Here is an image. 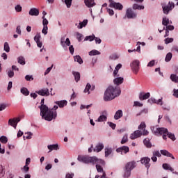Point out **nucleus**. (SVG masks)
<instances>
[{"mask_svg": "<svg viewBox=\"0 0 178 178\" xmlns=\"http://www.w3.org/2000/svg\"><path fill=\"white\" fill-rule=\"evenodd\" d=\"M170 79L172 80V81H173L174 83H178V76L176 74H172L170 75Z\"/></svg>", "mask_w": 178, "mask_h": 178, "instance_id": "obj_38", "label": "nucleus"}, {"mask_svg": "<svg viewBox=\"0 0 178 178\" xmlns=\"http://www.w3.org/2000/svg\"><path fill=\"white\" fill-rule=\"evenodd\" d=\"M44 102L45 99H42L40 106H39V108L40 109V116H42V119L51 122L53 119H56L58 113L54 110H49L48 106L44 104Z\"/></svg>", "mask_w": 178, "mask_h": 178, "instance_id": "obj_1", "label": "nucleus"}, {"mask_svg": "<svg viewBox=\"0 0 178 178\" xmlns=\"http://www.w3.org/2000/svg\"><path fill=\"white\" fill-rule=\"evenodd\" d=\"M103 149H104V144L102 143H99L93 149V151L94 152H101V151Z\"/></svg>", "mask_w": 178, "mask_h": 178, "instance_id": "obj_20", "label": "nucleus"}, {"mask_svg": "<svg viewBox=\"0 0 178 178\" xmlns=\"http://www.w3.org/2000/svg\"><path fill=\"white\" fill-rule=\"evenodd\" d=\"M89 55L90 56H94L95 55H101V52H99L98 50H92L89 52Z\"/></svg>", "mask_w": 178, "mask_h": 178, "instance_id": "obj_36", "label": "nucleus"}, {"mask_svg": "<svg viewBox=\"0 0 178 178\" xmlns=\"http://www.w3.org/2000/svg\"><path fill=\"white\" fill-rule=\"evenodd\" d=\"M36 94H38V95H41L42 97H48L49 95V89H41L36 91Z\"/></svg>", "mask_w": 178, "mask_h": 178, "instance_id": "obj_12", "label": "nucleus"}, {"mask_svg": "<svg viewBox=\"0 0 178 178\" xmlns=\"http://www.w3.org/2000/svg\"><path fill=\"white\" fill-rule=\"evenodd\" d=\"M106 111L103 112V115H100L98 118V122H106Z\"/></svg>", "mask_w": 178, "mask_h": 178, "instance_id": "obj_29", "label": "nucleus"}, {"mask_svg": "<svg viewBox=\"0 0 178 178\" xmlns=\"http://www.w3.org/2000/svg\"><path fill=\"white\" fill-rule=\"evenodd\" d=\"M163 26H168L169 24V19L164 17L162 21Z\"/></svg>", "mask_w": 178, "mask_h": 178, "instance_id": "obj_50", "label": "nucleus"}, {"mask_svg": "<svg viewBox=\"0 0 178 178\" xmlns=\"http://www.w3.org/2000/svg\"><path fill=\"white\" fill-rule=\"evenodd\" d=\"M131 67L132 69V72H134L135 74H137V73H138V70H140V61H138V60H134L131 64Z\"/></svg>", "mask_w": 178, "mask_h": 178, "instance_id": "obj_7", "label": "nucleus"}, {"mask_svg": "<svg viewBox=\"0 0 178 178\" xmlns=\"http://www.w3.org/2000/svg\"><path fill=\"white\" fill-rule=\"evenodd\" d=\"M108 124L110 126V127H111V129H113V130H115V129H116V124H115L113 122H108Z\"/></svg>", "mask_w": 178, "mask_h": 178, "instance_id": "obj_60", "label": "nucleus"}, {"mask_svg": "<svg viewBox=\"0 0 178 178\" xmlns=\"http://www.w3.org/2000/svg\"><path fill=\"white\" fill-rule=\"evenodd\" d=\"M78 161L83 163H92V165H95L97 159L95 157H90L88 156H78Z\"/></svg>", "mask_w": 178, "mask_h": 178, "instance_id": "obj_4", "label": "nucleus"}, {"mask_svg": "<svg viewBox=\"0 0 178 178\" xmlns=\"http://www.w3.org/2000/svg\"><path fill=\"white\" fill-rule=\"evenodd\" d=\"M40 38H41V35H40V33H37L34 37V41H35L38 48H41L42 47V42L40 41Z\"/></svg>", "mask_w": 178, "mask_h": 178, "instance_id": "obj_17", "label": "nucleus"}, {"mask_svg": "<svg viewBox=\"0 0 178 178\" xmlns=\"http://www.w3.org/2000/svg\"><path fill=\"white\" fill-rule=\"evenodd\" d=\"M149 97H151V94L149 92H147V93H140L139 95V99L140 101H144L145 99H148V98H149Z\"/></svg>", "mask_w": 178, "mask_h": 178, "instance_id": "obj_18", "label": "nucleus"}, {"mask_svg": "<svg viewBox=\"0 0 178 178\" xmlns=\"http://www.w3.org/2000/svg\"><path fill=\"white\" fill-rule=\"evenodd\" d=\"M29 14L30 16H38L40 15V10L38 8H33L30 9Z\"/></svg>", "mask_w": 178, "mask_h": 178, "instance_id": "obj_19", "label": "nucleus"}, {"mask_svg": "<svg viewBox=\"0 0 178 178\" xmlns=\"http://www.w3.org/2000/svg\"><path fill=\"white\" fill-rule=\"evenodd\" d=\"M73 0H65V3L67 6V8H70L72 6V1Z\"/></svg>", "mask_w": 178, "mask_h": 178, "instance_id": "obj_54", "label": "nucleus"}, {"mask_svg": "<svg viewBox=\"0 0 178 178\" xmlns=\"http://www.w3.org/2000/svg\"><path fill=\"white\" fill-rule=\"evenodd\" d=\"M95 40V35L93 34L92 35L86 36L84 41H94Z\"/></svg>", "mask_w": 178, "mask_h": 178, "instance_id": "obj_37", "label": "nucleus"}, {"mask_svg": "<svg viewBox=\"0 0 178 178\" xmlns=\"http://www.w3.org/2000/svg\"><path fill=\"white\" fill-rule=\"evenodd\" d=\"M173 41L172 38H168L164 40L165 44H170Z\"/></svg>", "mask_w": 178, "mask_h": 178, "instance_id": "obj_57", "label": "nucleus"}, {"mask_svg": "<svg viewBox=\"0 0 178 178\" xmlns=\"http://www.w3.org/2000/svg\"><path fill=\"white\" fill-rule=\"evenodd\" d=\"M133 9L134 10H143L144 9V6H140L137 3L133 5Z\"/></svg>", "mask_w": 178, "mask_h": 178, "instance_id": "obj_32", "label": "nucleus"}, {"mask_svg": "<svg viewBox=\"0 0 178 178\" xmlns=\"http://www.w3.org/2000/svg\"><path fill=\"white\" fill-rule=\"evenodd\" d=\"M55 104H56V105H58L59 108H64L65 106H66V105H67V101L66 100L57 101L55 102Z\"/></svg>", "mask_w": 178, "mask_h": 178, "instance_id": "obj_25", "label": "nucleus"}, {"mask_svg": "<svg viewBox=\"0 0 178 178\" xmlns=\"http://www.w3.org/2000/svg\"><path fill=\"white\" fill-rule=\"evenodd\" d=\"M124 80L123 77H117L113 80V83L116 86H120V84H123Z\"/></svg>", "mask_w": 178, "mask_h": 178, "instance_id": "obj_24", "label": "nucleus"}, {"mask_svg": "<svg viewBox=\"0 0 178 178\" xmlns=\"http://www.w3.org/2000/svg\"><path fill=\"white\" fill-rule=\"evenodd\" d=\"M143 136V131L140 130H136L130 136L131 140H136V138H138Z\"/></svg>", "mask_w": 178, "mask_h": 178, "instance_id": "obj_15", "label": "nucleus"}, {"mask_svg": "<svg viewBox=\"0 0 178 178\" xmlns=\"http://www.w3.org/2000/svg\"><path fill=\"white\" fill-rule=\"evenodd\" d=\"M173 97H175V98H178V89H174L173 90Z\"/></svg>", "mask_w": 178, "mask_h": 178, "instance_id": "obj_61", "label": "nucleus"}, {"mask_svg": "<svg viewBox=\"0 0 178 178\" xmlns=\"http://www.w3.org/2000/svg\"><path fill=\"white\" fill-rule=\"evenodd\" d=\"M121 92L120 88L118 86H108L104 92V99L106 102L112 101V99H115L116 97H119Z\"/></svg>", "mask_w": 178, "mask_h": 178, "instance_id": "obj_2", "label": "nucleus"}, {"mask_svg": "<svg viewBox=\"0 0 178 178\" xmlns=\"http://www.w3.org/2000/svg\"><path fill=\"white\" fill-rule=\"evenodd\" d=\"M168 129L166 128H156L154 131L156 136H163L164 140H167Z\"/></svg>", "mask_w": 178, "mask_h": 178, "instance_id": "obj_5", "label": "nucleus"}, {"mask_svg": "<svg viewBox=\"0 0 178 178\" xmlns=\"http://www.w3.org/2000/svg\"><path fill=\"white\" fill-rule=\"evenodd\" d=\"M165 30H167L168 31H169V30L170 31L175 30V26H173V25H168V26L167 25Z\"/></svg>", "mask_w": 178, "mask_h": 178, "instance_id": "obj_64", "label": "nucleus"}, {"mask_svg": "<svg viewBox=\"0 0 178 178\" xmlns=\"http://www.w3.org/2000/svg\"><path fill=\"white\" fill-rule=\"evenodd\" d=\"M21 93L23 94V95H25V97H27V95H30V91H29V89H27L26 88H21Z\"/></svg>", "mask_w": 178, "mask_h": 178, "instance_id": "obj_31", "label": "nucleus"}, {"mask_svg": "<svg viewBox=\"0 0 178 178\" xmlns=\"http://www.w3.org/2000/svg\"><path fill=\"white\" fill-rule=\"evenodd\" d=\"M128 141L129 138L127 137V134H125L121 140V144H126V143H127Z\"/></svg>", "mask_w": 178, "mask_h": 178, "instance_id": "obj_42", "label": "nucleus"}, {"mask_svg": "<svg viewBox=\"0 0 178 178\" xmlns=\"http://www.w3.org/2000/svg\"><path fill=\"white\" fill-rule=\"evenodd\" d=\"M143 113H148V109L144 108L143 110L140 111L138 114H136V116H141Z\"/></svg>", "mask_w": 178, "mask_h": 178, "instance_id": "obj_51", "label": "nucleus"}, {"mask_svg": "<svg viewBox=\"0 0 178 178\" xmlns=\"http://www.w3.org/2000/svg\"><path fill=\"white\" fill-rule=\"evenodd\" d=\"M151 159L149 157H143L140 159V163L142 165H144V166L147 169V172L149 170V168H151Z\"/></svg>", "mask_w": 178, "mask_h": 178, "instance_id": "obj_6", "label": "nucleus"}, {"mask_svg": "<svg viewBox=\"0 0 178 178\" xmlns=\"http://www.w3.org/2000/svg\"><path fill=\"white\" fill-rule=\"evenodd\" d=\"M126 16L128 19H136L137 13H134L131 8H128L126 12Z\"/></svg>", "mask_w": 178, "mask_h": 178, "instance_id": "obj_9", "label": "nucleus"}, {"mask_svg": "<svg viewBox=\"0 0 178 178\" xmlns=\"http://www.w3.org/2000/svg\"><path fill=\"white\" fill-rule=\"evenodd\" d=\"M143 143L145 144V147H147V148H151V147H152V145L151 144L149 138L144 139Z\"/></svg>", "mask_w": 178, "mask_h": 178, "instance_id": "obj_30", "label": "nucleus"}, {"mask_svg": "<svg viewBox=\"0 0 178 178\" xmlns=\"http://www.w3.org/2000/svg\"><path fill=\"white\" fill-rule=\"evenodd\" d=\"M172 56H173V55L172 54V53L170 52V53L167 54L165 58V62H170Z\"/></svg>", "mask_w": 178, "mask_h": 178, "instance_id": "obj_40", "label": "nucleus"}, {"mask_svg": "<svg viewBox=\"0 0 178 178\" xmlns=\"http://www.w3.org/2000/svg\"><path fill=\"white\" fill-rule=\"evenodd\" d=\"M76 38L78 41L80 42L81 40H83V35L79 32L76 33Z\"/></svg>", "mask_w": 178, "mask_h": 178, "instance_id": "obj_55", "label": "nucleus"}, {"mask_svg": "<svg viewBox=\"0 0 178 178\" xmlns=\"http://www.w3.org/2000/svg\"><path fill=\"white\" fill-rule=\"evenodd\" d=\"M15 9L16 12H22V6L18 4L15 7Z\"/></svg>", "mask_w": 178, "mask_h": 178, "instance_id": "obj_59", "label": "nucleus"}, {"mask_svg": "<svg viewBox=\"0 0 178 178\" xmlns=\"http://www.w3.org/2000/svg\"><path fill=\"white\" fill-rule=\"evenodd\" d=\"M163 168L165 170H170V172H172L174 175H177L178 176V172H175V169H173V168H172V166H170L168 163H163Z\"/></svg>", "mask_w": 178, "mask_h": 178, "instance_id": "obj_16", "label": "nucleus"}, {"mask_svg": "<svg viewBox=\"0 0 178 178\" xmlns=\"http://www.w3.org/2000/svg\"><path fill=\"white\" fill-rule=\"evenodd\" d=\"M167 136H168V138H170V140H172V141H175V140H176L175 134L169 133V131H168Z\"/></svg>", "mask_w": 178, "mask_h": 178, "instance_id": "obj_47", "label": "nucleus"}, {"mask_svg": "<svg viewBox=\"0 0 178 178\" xmlns=\"http://www.w3.org/2000/svg\"><path fill=\"white\" fill-rule=\"evenodd\" d=\"M91 88V85L90 83H87L83 92H88L90 94V89Z\"/></svg>", "mask_w": 178, "mask_h": 178, "instance_id": "obj_49", "label": "nucleus"}, {"mask_svg": "<svg viewBox=\"0 0 178 178\" xmlns=\"http://www.w3.org/2000/svg\"><path fill=\"white\" fill-rule=\"evenodd\" d=\"M96 169L99 173H103L104 172V168L99 164L96 165Z\"/></svg>", "mask_w": 178, "mask_h": 178, "instance_id": "obj_46", "label": "nucleus"}, {"mask_svg": "<svg viewBox=\"0 0 178 178\" xmlns=\"http://www.w3.org/2000/svg\"><path fill=\"white\" fill-rule=\"evenodd\" d=\"M96 161L95 163H97V165H98V163H99L100 165H105V161L102 159H98L97 157H95Z\"/></svg>", "mask_w": 178, "mask_h": 178, "instance_id": "obj_48", "label": "nucleus"}, {"mask_svg": "<svg viewBox=\"0 0 178 178\" xmlns=\"http://www.w3.org/2000/svg\"><path fill=\"white\" fill-rule=\"evenodd\" d=\"M149 104H157L158 105H163L162 103V99H159V100H156L152 97L148 99Z\"/></svg>", "mask_w": 178, "mask_h": 178, "instance_id": "obj_22", "label": "nucleus"}, {"mask_svg": "<svg viewBox=\"0 0 178 178\" xmlns=\"http://www.w3.org/2000/svg\"><path fill=\"white\" fill-rule=\"evenodd\" d=\"M130 151V149L127 146H122L116 149L117 152H121V155H124V154H127Z\"/></svg>", "mask_w": 178, "mask_h": 178, "instance_id": "obj_14", "label": "nucleus"}, {"mask_svg": "<svg viewBox=\"0 0 178 178\" xmlns=\"http://www.w3.org/2000/svg\"><path fill=\"white\" fill-rule=\"evenodd\" d=\"M72 74L74 77V80L76 83H79L80 81V72H76V71H72Z\"/></svg>", "mask_w": 178, "mask_h": 178, "instance_id": "obj_27", "label": "nucleus"}, {"mask_svg": "<svg viewBox=\"0 0 178 178\" xmlns=\"http://www.w3.org/2000/svg\"><path fill=\"white\" fill-rule=\"evenodd\" d=\"M87 23H88V20L84 19L82 22L79 23L78 29H83V27H86L87 26Z\"/></svg>", "mask_w": 178, "mask_h": 178, "instance_id": "obj_35", "label": "nucleus"}, {"mask_svg": "<svg viewBox=\"0 0 178 178\" xmlns=\"http://www.w3.org/2000/svg\"><path fill=\"white\" fill-rule=\"evenodd\" d=\"M5 109H6V104H0V112L2 111H5Z\"/></svg>", "mask_w": 178, "mask_h": 178, "instance_id": "obj_63", "label": "nucleus"}, {"mask_svg": "<svg viewBox=\"0 0 178 178\" xmlns=\"http://www.w3.org/2000/svg\"><path fill=\"white\" fill-rule=\"evenodd\" d=\"M8 77H10V78L13 77V76H15V72H13V70H8Z\"/></svg>", "mask_w": 178, "mask_h": 178, "instance_id": "obj_58", "label": "nucleus"}, {"mask_svg": "<svg viewBox=\"0 0 178 178\" xmlns=\"http://www.w3.org/2000/svg\"><path fill=\"white\" fill-rule=\"evenodd\" d=\"M74 59L75 62H78V63H79V65H82L83 59L81 58V57L79 55L74 56Z\"/></svg>", "mask_w": 178, "mask_h": 178, "instance_id": "obj_33", "label": "nucleus"}, {"mask_svg": "<svg viewBox=\"0 0 178 178\" xmlns=\"http://www.w3.org/2000/svg\"><path fill=\"white\" fill-rule=\"evenodd\" d=\"M112 154V148L106 147L105 148V156H109Z\"/></svg>", "mask_w": 178, "mask_h": 178, "instance_id": "obj_39", "label": "nucleus"}, {"mask_svg": "<svg viewBox=\"0 0 178 178\" xmlns=\"http://www.w3.org/2000/svg\"><path fill=\"white\" fill-rule=\"evenodd\" d=\"M3 176H5V169L2 165H0V178L3 177Z\"/></svg>", "mask_w": 178, "mask_h": 178, "instance_id": "obj_45", "label": "nucleus"}, {"mask_svg": "<svg viewBox=\"0 0 178 178\" xmlns=\"http://www.w3.org/2000/svg\"><path fill=\"white\" fill-rule=\"evenodd\" d=\"M47 148H48V149H49V152H51V151H54V149L55 151H58V149H59L58 144L49 145L47 146Z\"/></svg>", "mask_w": 178, "mask_h": 178, "instance_id": "obj_28", "label": "nucleus"}, {"mask_svg": "<svg viewBox=\"0 0 178 178\" xmlns=\"http://www.w3.org/2000/svg\"><path fill=\"white\" fill-rule=\"evenodd\" d=\"M42 33L44 35H47L48 34V26H43V29L42 30Z\"/></svg>", "mask_w": 178, "mask_h": 178, "instance_id": "obj_53", "label": "nucleus"}, {"mask_svg": "<svg viewBox=\"0 0 178 178\" xmlns=\"http://www.w3.org/2000/svg\"><path fill=\"white\" fill-rule=\"evenodd\" d=\"M0 141L1 143H2V144H6V143H8V138H6V136H1L0 137Z\"/></svg>", "mask_w": 178, "mask_h": 178, "instance_id": "obj_43", "label": "nucleus"}, {"mask_svg": "<svg viewBox=\"0 0 178 178\" xmlns=\"http://www.w3.org/2000/svg\"><path fill=\"white\" fill-rule=\"evenodd\" d=\"M153 156H156V157L157 156L158 158H161V156H162V155L161 154L159 151H154V152H153Z\"/></svg>", "mask_w": 178, "mask_h": 178, "instance_id": "obj_56", "label": "nucleus"}, {"mask_svg": "<svg viewBox=\"0 0 178 178\" xmlns=\"http://www.w3.org/2000/svg\"><path fill=\"white\" fill-rule=\"evenodd\" d=\"M173 8H175V3L169 2L168 6L163 7V13L168 15Z\"/></svg>", "mask_w": 178, "mask_h": 178, "instance_id": "obj_10", "label": "nucleus"}, {"mask_svg": "<svg viewBox=\"0 0 178 178\" xmlns=\"http://www.w3.org/2000/svg\"><path fill=\"white\" fill-rule=\"evenodd\" d=\"M122 116H123V111L122 110H118L114 115V119L115 120H118V119H120Z\"/></svg>", "mask_w": 178, "mask_h": 178, "instance_id": "obj_26", "label": "nucleus"}, {"mask_svg": "<svg viewBox=\"0 0 178 178\" xmlns=\"http://www.w3.org/2000/svg\"><path fill=\"white\" fill-rule=\"evenodd\" d=\"M110 2V8H114V9H117L118 10H123V5L120 3H116L113 1V0H108Z\"/></svg>", "mask_w": 178, "mask_h": 178, "instance_id": "obj_8", "label": "nucleus"}, {"mask_svg": "<svg viewBox=\"0 0 178 178\" xmlns=\"http://www.w3.org/2000/svg\"><path fill=\"white\" fill-rule=\"evenodd\" d=\"M25 79L26 80V81H33V80H34V78L33 77V75H26L25 76Z\"/></svg>", "mask_w": 178, "mask_h": 178, "instance_id": "obj_52", "label": "nucleus"}, {"mask_svg": "<svg viewBox=\"0 0 178 178\" xmlns=\"http://www.w3.org/2000/svg\"><path fill=\"white\" fill-rule=\"evenodd\" d=\"M65 38L62 37L60 39V45L65 48Z\"/></svg>", "mask_w": 178, "mask_h": 178, "instance_id": "obj_62", "label": "nucleus"}, {"mask_svg": "<svg viewBox=\"0 0 178 178\" xmlns=\"http://www.w3.org/2000/svg\"><path fill=\"white\" fill-rule=\"evenodd\" d=\"M145 127H147V125L145 124V122H142L138 126V129L139 130H143V132H142V134L143 136H148L149 133L147 130L145 129Z\"/></svg>", "mask_w": 178, "mask_h": 178, "instance_id": "obj_13", "label": "nucleus"}, {"mask_svg": "<svg viewBox=\"0 0 178 178\" xmlns=\"http://www.w3.org/2000/svg\"><path fill=\"white\" fill-rule=\"evenodd\" d=\"M19 122H20V118L10 119L8 120V125L12 126L13 127H14V129H16L17 123H19Z\"/></svg>", "mask_w": 178, "mask_h": 178, "instance_id": "obj_11", "label": "nucleus"}, {"mask_svg": "<svg viewBox=\"0 0 178 178\" xmlns=\"http://www.w3.org/2000/svg\"><path fill=\"white\" fill-rule=\"evenodd\" d=\"M136 168V162L130 161L127 163L124 168V178H129L131 175V170Z\"/></svg>", "mask_w": 178, "mask_h": 178, "instance_id": "obj_3", "label": "nucleus"}, {"mask_svg": "<svg viewBox=\"0 0 178 178\" xmlns=\"http://www.w3.org/2000/svg\"><path fill=\"white\" fill-rule=\"evenodd\" d=\"M17 62L18 63H19V65H26V60L23 56L18 57Z\"/></svg>", "mask_w": 178, "mask_h": 178, "instance_id": "obj_34", "label": "nucleus"}, {"mask_svg": "<svg viewBox=\"0 0 178 178\" xmlns=\"http://www.w3.org/2000/svg\"><path fill=\"white\" fill-rule=\"evenodd\" d=\"M42 19H43L42 20V25H43V27H48V19H47V18H45V17L42 16Z\"/></svg>", "mask_w": 178, "mask_h": 178, "instance_id": "obj_41", "label": "nucleus"}, {"mask_svg": "<svg viewBox=\"0 0 178 178\" xmlns=\"http://www.w3.org/2000/svg\"><path fill=\"white\" fill-rule=\"evenodd\" d=\"M85 5L88 8H92L93 6H95V0H84Z\"/></svg>", "mask_w": 178, "mask_h": 178, "instance_id": "obj_23", "label": "nucleus"}, {"mask_svg": "<svg viewBox=\"0 0 178 178\" xmlns=\"http://www.w3.org/2000/svg\"><path fill=\"white\" fill-rule=\"evenodd\" d=\"M161 154L164 155V156H168V158H172V159H175L173 154H172V153L169 152L166 149L161 150Z\"/></svg>", "mask_w": 178, "mask_h": 178, "instance_id": "obj_21", "label": "nucleus"}, {"mask_svg": "<svg viewBox=\"0 0 178 178\" xmlns=\"http://www.w3.org/2000/svg\"><path fill=\"white\" fill-rule=\"evenodd\" d=\"M4 51H6V52H10V47L7 42L4 43Z\"/></svg>", "mask_w": 178, "mask_h": 178, "instance_id": "obj_44", "label": "nucleus"}]
</instances>
